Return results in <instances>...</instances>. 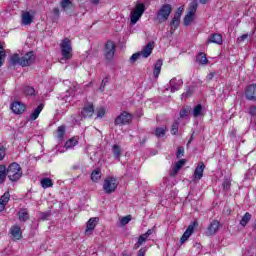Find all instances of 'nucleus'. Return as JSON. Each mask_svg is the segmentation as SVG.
Instances as JSON below:
<instances>
[{
    "mask_svg": "<svg viewBox=\"0 0 256 256\" xmlns=\"http://www.w3.org/2000/svg\"><path fill=\"white\" fill-rule=\"evenodd\" d=\"M12 65H20L21 67H29L35 63V52L29 51L24 56L20 57L19 54H13L10 58Z\"/></svg>",
    "mask_w": 256,
    "mask_h": 256,
    "instance_id": "obj_1",
    "label": "nucleus"
},
{
    "mask_svg": "<svg viewBox=\"0 0 256 256\" xmlns=\"http://www.w3.org/2000/svg\"><path fill=\"white\" fill-rule=\"evenodd\" d=\"M8 173V179L11 183H17L23 177V168L19 163L12 162L6 167Z\"/></svg>",
    "mask_w": 256,
    "mask_h": 256,
    "instance_id": "obj_2",
    "label": "nucleus"
},
{
    "mask_svg": "<svg viewBox=\"0 0 256 256\" xmlns=\"http://www.w3.org/2000/svg\"><path fill=\"white\" fill-rule=\"evenodd\" d=\"M60 49L63 59H65L66 61L73 59V44L71 42V39L64 38L60 43Z\"/></svg>",
    "mask_w": 256,
    "mask_h": 256,
    "instance_id": "obj_3",
    "label": "nucleus"
},
{
    "mask_svg": "<svg viewBox=\"0 0 256 256\" xmlns=\"http://www.w3.org/2000/svg\"><path fill=\"white\" fill-rule=\"evenodd\" d=\"M171 13H173V6L171 4H163L156 12V21L160 24L165 23Z\"/></svg>",
    "mask_w": 256,
    "mask_h": 256,
    "instance_id": "obj_4",
    "label": "nucleus"
},
{
    "mask_svg": "<svg viewBox=\"0 0 256 256\" xmlns=\"http://www.w3.org/2000/svg\"><path fill=\"white\" fill-rule=\"evenodd\" d=\"M117 187H119V180L116 177L108 176L105 178L103 182V191L106 195L115 193V191H117Z\"/></svg>",
    "mask_w": 256,
    "mask_h": 256,
    "instance_id": "obj_5",
    "label": "nucleus"
},
{
    "mask_svg": "<svg viewBox=\"0 0 256 256\" xmlns=\"http://www.w3.org/2000/svg\"><path fill=\"white\" fill-rule=\"evenodd\" d=\"M147 8L145 7V4L138 3L135 5L134 10L130 13V23L132 25H137V22L141 17H143V13H145V10Z\"/></svg>",
    "mask_w": 256,
    "mask_h": 256,
    "instance_id": "obj_6",
    "label": "nucleus"
},
{
    "mask_svg": "<svg viewBox=\"0 0 256 256\" xmlns=\"http://www.w3.org/2000/svg\"><path fill=\"white\" fill-rule=\"evenodd\" d=\"M133 122V114L123 111L120 113L114 120V125H119L120 127H123L125 125H131Z\"/></svg>",
    "mask_w": 256,
    "mask_h": 256,
    "instance_id": "obj_7",
    "label": "nucleus"
},
{
    "mask_svg": "<svg viewBox=\"0 0 256 256\" xmlns=\"http://www.w3.org/2000/svg\"><path fill=\"white\" fill-rule=\"evenodd\" d=\"M117 49V45L113 40H108L104 45V57L106 61H113L115 57V50Z\"/></svg>",
    "mask_w": 256,
    "mask_h": 256,
    "instance_id": "obj_8",
    "label": "nucleus"
},
{
    "mask_svg": "<svg viewBox=\"0 0 256 256\" xmlns=\"http://www.w3.org/2000/svg\"><path fill=\"white\" fill-rule=\"evenodd\" d=\"M95 113V106L91 102H87L84 104V107L82 108L80 112V117L82 119H87L93 117V114Z\"/></svg>",
    "mask_w": 256,
    "mask_h": 256,
    "instance_id": "obj_9",
    "label": "nucleus"
},
{
    "mask_svg": "<svg viewBox=\"0 0 256 256\" xmlns=\"http://www.w3.org/2000/svg\"><path fill=\"white\" fill-rule=\"evenodd\" d=\"M245 99L256 103V83H252L244 89Z\"/></svg>",
    "mask_w": 256,
    "mask_h": 256,
    "instance_id": "obj_10",
    "label": "nucleus"
},
{
    "mask_svg": "<svg viewBox=\"0 0 256 256\" xmlns=\"http://www.w3.org/2000/svg\"><path fill=\"white\" fill-rule=\"evenodd\" d=\"M195 227H199V223L197 221H193L187 227L186 231L183 233L182 237L180 238V243L183 245L191 237L192 233H195Z\"/></svg>",
    "mask_w": 256,
    "mask_h": 256,
    "instance_id": "obj_11",
    "label": "nucleus"
},
{
    "mask_svg": "<svg viewBox=\"0 0 256 256\" xmlns=\"http://www.w3.org/2000/svg\"><path fill=\"white\" fill-rule=\"evenodd\" d=\"M219 229H221V222H219V220H213L206 229V236L213 237V235L217 234Z\"/></svg>",
    "mask_w": 256,
    "mask_h": 256,
    "instance_id": "obj_12",
    "label": "nucleus"
},
{
    "mask_svg": "<svg viewBox=\"0 0 256 256\" xmlns=\"http://www.w3.org/2000/svg\"><path fill=\"white\" fill-rule=\"evenodd\" d=\"M9 233L11 235L12 241H19L23 238V231H21V227L17 224L11 226Z\"/></svg>",
    "mask_w": 256,
    "mask_h": 256,
    "instance_id": "obj_13",
    "label": "nucleus"
},
{
    "mask_svg": "<svg viewBox=\"0 0 256 256\" xmlns=\"http://www.w3.org/2000/svg\"><path fill=\"white\" fill-rule=\"evenodd\" d=\"M10 109H11V111H12L15 115H22V113H25V110L27 109V107H26L25 104H23L22 102L14 101V102L10 105Z\"/></svg>",
    "mask_w": 256,
    "mask_h": 256,
    "instance_id": "obj_14",
    "label": "nucleus"
},
{
    "mask_svg": "<svg viewBox=\"0 0 256 256\" xmlns=\"http://www.w3.org/2000/svg\"><path fill=\"white\" fill-rule=\"evenodd\" d=\"M153 49H155V43L154 42H148L143 48L142 51H140V54L144 59H147V57L151 56V53H153Z\"/></svg>",
    "mask_w": 256,
    "mask_h": 256,
    "instance_id": "obj_15",
    "label": "nucleus"
},
{
    "mask_svg": "<svg viewBox=\"0 0 256 256\" xmlns=\"http://www.w3.org/2000/svg\"><path fill=\"white\" fill-rule=\"evenodd\" d=\"M205 171V163L199 162L194 170L193 177L196 181L203 179V172Z\"/></svg>",
    "mask_w": 256,
    "mask_h": 256,
    "instance_id": "obj_16",
    "label": "nucleus"
},
{
    "mask_svg": "<svg viewBox=\"0 0 256 256\" xmlns=\"http://www.w3.org/2000/svg\"><path fill=\"white\" fill-rule=\"evenodd\" d=\"M214 43L215 45H223V35L219 33H214L210 35L208 40L206 41V45Z\"/></svg>",
    "mask_w": 256,
    "mask_h": 256,
    "instance_id": "obj_17",
    "label": "nucleus"
},
{
    "mask_svg": "<svg viewBox=\"0 0 256 256\" xmlns=\"http://www.w3.org/2000/svg\"><path fill=\"white\" fill-rule=\"evenodd\" d=\"M183 87V80L182 79H177L173 78L170 80V92L175 93V91H179Z\"/></svg>",
    "mask_w": 256,
    "mask_h": 256,
    "instance_id": "obj_18",
    "label": "nucleus"
},
{
    "mask_svg": "<svg viewBox=\"0 0 256 256\" xmlns=\"http://www.w3.org/2000/svg\"><path fill=\"white\" fill-rule=\"evenodd\" d=\"M97 223H99L98 217L90 218L86 223L85 235H87L90 231L95 230V227H97Z\"/></svg>",
    "mask_w": 256,
    "mask_h": 256,
    "instance_id": "obj_19",
    "label": "nucleus"
},
{
    "mask_svg": "<svg viewBox=\"0 0 256 256\" xmlns=\"http://www.w3.org/2000/svg\"><path fill=\"white\" fill-rule=\"evenodd\" d=\"M45 108L43 103L39 104L30 115V121H37L39 119V115H41V111Z\"/></svg>",
    "mask_w": 256,
    "mask_h": 256,
    "instance_id": "obj_20",
    "label": "nucleus"
},
{
    "mask_svg": "<svg viewBox=\"0 0 256 256\" xmlns=\"http://www.w3.org/2000/svg\"><path fill=\"white\" fill-rule=\"evenodd\" d=\"M101 177H103L101 168L94 169L90 175V179L91 181H93V183H99V181L101 180Z\"/></svg>",
    "mask_w": 256,
    "mask_h": 256,
    "instance_id": "obj_21",
    "label": "nucleus"
},
{
    "mask_svg": "<svg viewBox=\"0 0 256 256\" xmlns=\"http://www.w3.org/2000/svg\"><path fill=\"white\" fill-rule=\"evenodd\" d=\"M112 153L114 159H117V161H121V155H123V148L119 146L118 144H114L112 146Z\"/></svg>",
    "mask_w": 256,
    "mask_h": 256,
    "instance_id": "obj_22",
    "label": "nucleus"
},
{
    "mask_svg": "<svg viewBox=\"0 0 256 256\" xmlns=\"http://www.w3.org/2000/svg\"><path fill=\"white\" fill-rule=\"evenodd\" d=\"M185 163H187V160L185 159H181L178 162H176L173 171L170 172V177H175V175H177L179 173V171L181 170V167H183V165H185Z\"/></svg>",
    "mask_w": 256,
    "mask_h": 256,
    "instance_id": "obj_23",
    "label": "nucleus"
},
{
    "mask_svg": "<svg viewBox=\"0 0 256 256\" xmlns=\"http://www.w3.org/2000/svg\"><path fill=\"white\" fill-rule=\"evenodd\" d=\"M18 219L23 223H27L29 221V210L27 208H21L18 212Z\"/></svg>",
    "mask_w": 256,
    "mask_h": 256,
    "instance_id": "obj_24",
    "label": "nucleus"
},
{
    "mask_svg": "<svg viewBox=\"0 0 256 256\" xmlns=\"http://www.w3.org/2000/svg\"><path fill=\"white\" fill-rule=\"evenodd\" d=\"M181 25V18L173 17L170 22V33L173 35L177 31L178 27Z\"/></svg>",
    "mask_w": 256,
    "mask_h": 256,
    "instance_id": "obj_25",
    "label": "nucleus"
},
{
    "mask_svg": "<svg viewBox=\"0 0 256 256\" xmlns=\"http://www.w3.org/2000/svg\"><path fill=\"white\" fill-rule=\"evenodd\" d=\"M163 67V60L159 59L156 61L153 69V75L155 79L159 78V75H161V68Z\"/></svg>",
    "mask_w": 256,
    "mask_h": 256,
    "instance_id": "obj_26",
    "label": "nucleus"
},
{
    "mask_svg": "<svg viewBox=\"0 0 256 256\" xmlns=\"http://www.w3.org/2000/svg\"><path fill=\"white\" fill-rule=\"evenodd\" d=\"M8 172H7V166L1 164L0 165V185H3L5 181H7Z\"/></svg>",
    "mask_w": 256,
    "mask_h": 256,
    "instance_id": "obj_27",
    "label": "nucleus"
},
{
    "mask_svg": "<svg viewBox=\"0 0 256 256\" xmlns=\"http://www.w3.org/2000/svg\"><path fill=\"white\" fill-rule=\"evenodd\" d=\"M196 62L199 63V65H208L209 60L207 59V54H205V52L198 53Z\"/></svg>",
    "mask_w": 256,
    "mask_h": 256,
    "instance_id": "obj_28",
    "label": "nucleus"
},
{
    "mask_svg": "<svg viewBox=\"0 0 256 256\" xmlns=\"http://www.w3.org/2000/svg\"><path fill=\"white\" fill-rule=\"evenodd\" d=\"M154 135L158 139H161V137H165V135H167V126L156 127Z\"/></svg>",
    "mask_w": 256,
    "mask_h": 256,
    "instance_id": "obj_29",
    "label": "nucleus"
},
{
    "mask_svg": "<svg viewBox=\"0 0 256 256\" xmlns=\"http://www.w3.org/2000/svg\"><path fill=\"white\" fill-rule=\"evenodd\" d=\"M23 25H31L33 23V16L29 12H24L22 14Z\"/></svg>",
    "mask_w": 256,
    "mask_h": 256,
    "instance_id": "obj_30",
    "label": "nucleus"
},
{
    "mask_svg": "<svg viewBox=\"0 0 256 256\" xmlns=\"http://www.w3.org/2000/svg\"><path fill=\"white\" fill-rule=\"evenodd\" d=\"M79 145V140L77 138L72 137L65 143V149H73V147Z\"/></svg>",
    "mask_w": 256,
    "mask_h": 256,
    "instance_id": "obj_31",
    "label": "nucleus"
},
{
    "mask_svg": "<svg viewBox=\"0 0 256 256\" xmlns=\"http://www.w3.org/2000/svg\"><path fill=\"white\" fill-rule=\"evenodd\" d=\"M57 137L60 139V141H63V138L65 137L67 133V127L65 125H61L57 128Z\"/></svg>",
    "mask_w": 256,
    "mask_h": 256,
    "instance_id": "obj_32",
    "label": "nucleus"
},
{
    "mask_svg": "<svg viewBox=\"0 0 256 256\" xmlns=\"http://www.w3.org/2000/svg\"><path fill=\"white\" fill-rule=\"evenodd\" d=\"M40 183L42 189H49V187H53V180L51 178H43Z\"/></svg>",
    "mask_w": 256,
    "mask_h": 256,
    "instance_id": "obj_33",
    "label": "nucleus"
},
{
    "mask_svg": "<svg viewBox=\"0 0 256 256\" xmlns=\"http://www.w3.org/2000/svg\"><path fill=\"white\" fill-rule=\"evenodd\" d=\"M6 57H7V52L3 47V43L0 42V67L5 64Z\"/></svg>",
    "mask_w": 256,
    "mask_h": 256,
    "instance_id": "obj_34",
    "label": "nucleus"
},
{
    "mask_svg": "<svg viewBox=\"0 0 256 256\" xmlns=\"http://www.w3.org/2000/svg\"><path fill=\"white\" fill-rule=\"evenodd\" d=\"M250 221H251V213L246 212L242 217V219L240 220V225L242 227H247V223H249Z\"/></svg>",
    "mask_w": 256,
    "mask_h": 256,
    "instance_id": "obj_35",
    "label": "nucleus"
},
{
    "mask_svg": "<svg viewBox=\"0 0 256 256\" xmlns=\"http://www.w3.org/2000/svg\"><path fill=\"white\" fill-rule=\"evenodd\" d=\"M197 7H199L197 0L192 1L189 5L188 13L195 15V13H197Z\"/></svg>",
    "mask_w": 256,
    "mask_h": 256,
    "instance_id": "obj_36",
    "label": "nucleus"
},
{
    "mask_svg": "<svg viewBox=\"0 0 256 256\" xmlns=\"http://www.w3.org/2000/svg\"><path fill=\"white\" fill-rule=\"evenodd\" d=\"M200 115H203V105L197 104L193 109V116L197 118L200 117Z\"/></svg>",
    "mask_w": 256,
    "mask_h": 256,
    "instance_id": "obj_37",
    "label": "nucleus"
},
{
    "mask_svg": "<svg viewBox=\"0 0 256 256\" xmlns=\"http://www.w3.org/2000/svg\"><path fill=\"white\" fill-rule=\"evenodd\" d=\"M11 200V194L9 193V190H7L1 197H0V203H4V205H7L9 201Z\"/></svg>",
    "mask_w": 256,
    "mask_h": 256,
    "instance_id": "obj_38",
    "label": "nucleus"
},
{
    "mask_svg": "<svg viewBox=\"0 0 256 256\" xmlns=\"http://www.w3.org/2000/svg\"><path fill=\"white\" fill-rule=\"evenodd\" d=\"M194 17H195V14H191L190 12L187 13V15L184 17L185 27H189V25H191Z\"/></svg>",
    "mask_w": 256,
    "mask_h": 256,
    "instance_id": "obj_39",
    "label": "nucleus"
},
{
    "mask_svg": "<svg viewBox=\"0 0 256 256\" xmlns=\"http://www.w3.org/2000/svg\"><path fill=\"white\" fill-rule=\"evenodd\" d=\"M60 7H62L64 11H67V9H71V7H73V2H71V0H62L60 2Z\"/></svg>",
    "mask_w": 256,
    "mask_h": 256,
    "instance_id": "obj_40",
    "label": "nucleus"
},
{
    "mask_svg": "<svg viewBox=\"0 0 256 256\" xmlns=\"http://www.w3.org/2000/svg\"><path fill=\"white\" fill-rule=\"evenodd\" d=\"M170 132H171V135H177V133H179V121L178 120L173 122Z\"/></svg>",
    "mask_w": 256,
    "mask_h": 256,
    "instance_id": "obj_41",
    "label": "nucleus"
},
{
    "mask_svg": "<svg viewBox=\"0 0 256 256\" xmlns=\"http://www.w3.org/2000/svg\"><path fill=\"white\" fill-rule=\"evenodd\" d=\"M147 236H145V234L140 235V237L138 238L137 243L135 244V249H137V247H141L142 244L145 243V241H147Z\"/></svg>",
    "mask_w": 256,
    "mask_h": 256,
    "instance_id": "obj_42",
    "label": "nucleus"
},
{
    "mask_svg": "<svg viewBox=\"0 0 256 256\" xmlns=\"http://www.w3.org/2000/svg\"><path fill=\"white\" fill-rule=\"evenodd\" d=\"M23 91H24V94H26V95H30V96L35 95V88H33L32 86L24 87Z\"/></svg>",
    "mask_w": 256,
    "mask_h": 256,
    "instance_id": "obj_43",
    "label": "nucleus"
},
{
    "mask_svg": "<svg viewBox=\"0 0 256 256\" xmlns=\"http://www.w3.org/2000/svg\"><path fill=\"white\" fill-rule=\"evenodd\" d=\"M107 111L104 107H100L96 110V115L99 119H103V116L106 115Z\"/></svg>",
    "mask_w": 256,
    "mask_h": 256,
    "instance_id": "obj_44",
    "label": "nucleus"
},
{
    "mask_svg": "<svg viewBox=\"0 0 256 256\" xmlns=\"http://www.w3.org/2000/svg\"><path fill=\"white\" fill-rule=\"evenodd\" d=\"M141 57H143L140 52H136L134 53L131 57H130V63H135L137 61H139V59H141Z\"/></svg>",
    "mask_w": 256,
    "mask_h": 256,
    "instance_id": "obj_45",
    "label": "nucleus"
},
{
    "mask_svg": "<svg viewBox=\"0 0 256 256\" xmlns=\"http://www.w3.org/2000/svg\"><path fill=\"white\" fill-rule=\"evenodd\" d=\"M185 155V148L183 146H180L177 148L176 157L177 159H181Z\"/></svg>",
    "mask_w": 256,
    "mask_h": 256,
    "instance_id": "obj_46",
    "label": "nucleus"
},
{
    "mask_svg": "<svg viewBox=\"0 0 256 256\" xmlns=\"http://www.w3.org/2000/svg\"><path fill=\"white\" fill-rule=\"evenodd\" d=\"M248 115H250L251 117H255L256 116V106L255 105H251L249 107Z\"/></svg>",
    "mask_w": 256,
    "mask_h": 256,
    "instance_id": "obj_47",
    "label": "nucleus"
},
{
    "mask_svg": "<svg viewBox=\"0 0 256 256\" xmlns=\"http://www.w3.org/2000/svg\"><path fill=\"white\" fill-rule=\"evenodd\" d=\"M131 221V215H128V216H124L122 219H121V225H127L129 222Z\"/></svg>",
    "mask_w": 256,
    "mask_h": 256,
    "instance_id": "obj_48",
    "label": "nucleus"
},
{
    "mask_svg": "<svg viewBox=\"0 0 256 256\" xmlns=\"http://www.w3.org/2000/svg\"><path fill=\"white\" fill-rule=\"evenodd\" d=\"M181 15H183V7H179L175 14H174V17L177 18V19H181Z\"/></svg>",
    "mask_w": 256,
    "mask_h": 256,
    "instance_id": "obj_49",
    "label": "nucleus"
},
{
    "mask_svg": "<svg viewBox=\"0 0 256 256\" xmlns=\"http://www.w3.org/2000/svg\"><path fill=\"white\" fill-rule=\"evenodd\" d=\"M50 217H51V213H49V212H42L41 213L42 221H48Z\"/></svg>",
    "mask_w": 256,
    "mask_h": 256,
    "instance_id": "obj_50",
    "label": "nucleus"
},
{
    "mask_svg": "<svg viewBox=\"0 0 256 256\" xmlns=\"http://www.w3.org/2000/svg\"><path fill=\"white\" fill-rule=\"evenodd\" d=\"M5 155H6V149H5V147L1 146L0 147V161H3L5 159Z\"/></svg>",
    "mask_w": 256,
    "mask_h": 256,
    "instance_id": "obj_51",
    "label": "nucleus"
},
{
    "mask_svg": "<svg viewBox=\"0 0 256 256\" xmlns=\"http://www.w3.org/2000/svg\"><path fill=\"white\" fill-rule=\"evenodd\" d=\"M108 82H109V77H106L105 79H103L102 83H101V86H100V90L105 91V87H106Z\"/></svg>",
    "mask_w": 256,
    "mask_h": 256,
    "instance_id": "obj_52",
    "label": "nucleus"
},
{
    "mask_svg": "<svg viewBox=\"0 0 256 256\" xmlns=\"http://www.w3.org/2000/svg\"><path fill=\"white\" fill-rule=\"evenodd\" d=\"M187 113H189V111H187V109L183 108V109H181L180 112H179V117H180L181 119H183V118L187 117Z\"/></svg>",
    "mask_w": 256,
    "mask_h": 256,
    "instance_id": "obj_53",
    "label": "nucleus"
},
{
    "mask_svg": "<svg viewBox=\"0 0 256 256\" xmlns=\"http://www.w3.org/2000/svg\"><path fill=\"white\" fill-rule=\"evenodd\" d=\"M249 37V34H243L241 35L238 39L237 42L238 43H243V41H245V39H247Z\"/></svg>",
    "mask_w": 256,
    "mask_h": 256,
    "instance_id": "obj_54",
    "label": "nucleus"
},
{
    "mask_svg": "<svg viewBox=\"0 0 256 256\" xmlns=\"http://www.w3.org/2000/svg\"><path fill=\"white\" fill-rule=\"evenodd\" d=\"M193 95V88H187L185 97H191Z\"/></svg>",
    "mask_w": 256,
    "mask_h": 256,
    "instance_id": "obj_55",
    "label": "nucleus"
},
{
    "mask_svg": "<svg viewBox=\"0 0 256 256\" xmlns=\"http://www.w3.org/2000/svg\"><path fill=\"white\" fill-rule=\"evenodd\" d=\"M145 253H147V249H146V248H141V249L138 251L137 256H145Z\"/></svg>",
    "mask_w": 256,
    "mask_h": 256,
    "instance_id": "obj_56",
    "label": "nucleus"
},
{
    "mask_svg": "<svg viewBox=\"0 0 256 256\" xmlns=\"http://www.w3.org/2000/svg\"><path fill=\"white\" fill-rule=\"evenodd\" d=\"M223 189H230L231 187V183H229V181H224V183L222 184Z\"/></svg>",
    "mask_w": 256,
    "mask_h": 256,
    "instance_id": "obj_57",
    "label": "nucleus"
},
{
    "mask_svg": "<svg viewBox=\"0 0 256 256\" xmlns=\"http://www.w3.org/2000/svg\"><path fill=\"white\" fill-rule=\"evenodd\" d=\"M153 229H148L146 233H144V237L148 238L150 237V235H153Z\"/></svg>",
    "mask_w": 256,
    "mask_h": 256,
    "instance_id": "obj_58",
    "label": "nucleus"
},
{
    "mask_svg": "<svg viewBox=\"0 0 256 256\" xmlns=\"http://www.w3.org/2000/svg\"><path fill=\"white\" fill-rule=\"evenodd\" d=\"M213 77H215V72H210L207 77L208 81H213Z\"/></svg>",
    "mask_w": 256,
    "mask_h": 256,
    "instance_id": "obj_59",
    "label": "nucleus"
},
{
    "mask_svg": "<svg viewBox=\"0 0 256 256\" xmlns=\"http://www.w3.org/2000/svg\"><path fill=\"white\" fill-rule=\"evenodd\" d=\"M5 207H7V204L0 202V213H3V211H5Z\"/></svg>",
    "mask_w": 256,
    "mask_h": 256,
    "instance_id": "obj_60",
    "label": "nucleus"
},
{
    "mask_svg": "<svg viewBox=\"0 0 256 256\" xmlns=\"http://www.w3.org/2000/svg\"><path fill=\"white\" fill-rule=\"evenodd\" d=\"M53 13L56 17H59V15L61 14V12L59 11V8H54L53 9Z\"/></svg>",
    "mask_w": 256,
    "mask_h": 256,
    "instance_id": "obj_61",
    "label": "nucleus"
},
{
    "mask_svg": "<svg viewBox=\"0 0 256 256\" xmlns=\"http://www.w3.org/2000/svg\"><path fill=\"white\" fill-rule=\"evenodd\" d=\"M194 139H195V136H194V134H192V135L190 136V139H189L188 142H187V147H189V144L192 143Z\"/></svg>",
    "mask_w": 256,
    "mask_h": 256,
    "instance_id": "obj_62",
    "label": "nucleus"
},
{
    "mask_svg": "<svg viewBox=\"0 0 256 256\" xmlns=\"http://www.w3.org/2000/svg\"><path fill=\"white\" fill-rule=\"evenodd\" d=\"M145 143H147V137H144L141 141H140V145H145Z\"/></svg>",
    "mask_w": 256,
    "mask_h": 256,
    "instance_id": "obj_63",
    "label": "nucleus"
},
{
    "mask_svg": "<svg viewBox=\"0 0 256 256\" xmlns=\"http://www.w3.org/2000/svg\"><path fill=\"white\" fill-rule=\"evenodd\" d=\"M122 256H131V254H129L127 251H124V252L122 253Z\"/></svg>",
    "mask_w": 256,
    "mask_h": 256,
    "instance_id": "obj_64",
    "label": "nucleus"
}]
</instances>
